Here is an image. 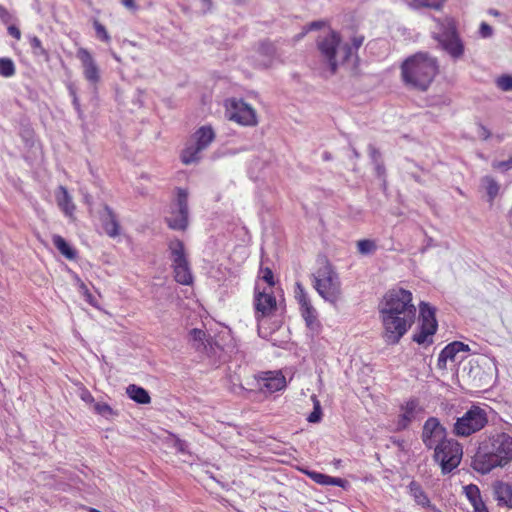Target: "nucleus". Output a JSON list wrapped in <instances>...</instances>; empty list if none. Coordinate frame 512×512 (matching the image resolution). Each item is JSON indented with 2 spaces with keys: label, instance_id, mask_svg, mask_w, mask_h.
<instances>
[{
  "label": "nucleus",
  "instance_id": "20",
  "mask_svg": "<svg viewBox=\"0 0 512 512\" xmlns=\"http://www.w3.org/2000/svg\"><path fill=\"white\" fill-rule=\"evenodd\" d=\"M408 490L418 505L429 509L431 512H438V509L435 505L431 504L430 499L418 482L411 481L408 485Z\"/></svg>",
  "mask_w": 512,
  "mask_h": 512
},
{
  "label": "nucleus",
  "instance_id": "8",
  "mask_svg": "<svg viewBox=\"0 0 512 512\" xmlns=\"http://www.w3.org/2000/svg\"><path fill=\"white\" fill-rule=\"evenodd\" d=\"M215 133L211 126L200 127L193 135L192 143L188 144L182 151L181 159L186 165L197 162L200 154L214 140Z\"/></svg>",
  "mask_w": 512,
  "mask_h": 512
},
{
  "label": "nucleus",
  "instance_id": "36",
  "mask_svg": "<svg viewBox=\"0 0 512 512\" xmlns=\"http://www.w3.org/2000/svg\"><path fill=\"white\" fill-rule=\"evenodd\" d=\"M295 298L300 304V307L311 304L308 294L300 282H296L295 284Z\"/></svg>",
  "mask_w": 512,
  "mask_h": 512
},
{
  "label": "nucleus",
  "instance_id": "40",
  "mask_svg": "<svg viewBox=\"0 0 512 512\" xmlns=\"http://www.w3.org/2000/svg\"><path fill=\"white\" fill-rule=\"evenodd\" d=\"M94 410L101 416L108 417L113 414L112 408L107 403L97 402L94 404Z\"/></svg>",
  "mask_w": 512,
  "mask_h": 512
},
{
  "label": "nucleus",
  "instance_id": "58",
  "mask_svg": "<svg viewBox=\"0 0 512 512\" xmlns=\"http://www.w3.org/2000/svg\"><path fill=\"white\" fill-rule=\"evenodd\" d=\"M352 153H353L355 158H359L360 154H359V152L355 148H352Z\"/></svg>",
  "mask_w": 512,
  "mask_h": 512
},
{
  "label": "nucleus",
  "instance_id": "32",
  "mask_svg": "<svg viewBox=\"0 0 512 512\" xmlns=\"http://www.w3.org/2000/svg\"><path fill=\"white\" fill-rule=\"evenodd\" d=\"M29 43L34 55L44 57L45 60L49 59V53L43 48L42 43L37 36H30Z\"/></svg>",
  "mask_w": 512,
  "mask_h": 512
},
{
  "label": "nucleus",
  "instance_id": "21",
  "mask_svg": "<svg viewBox=\"0 0 512 512\" xmlns=\"http://www.w3.org/2000/svg\"><path fill=\"white\" fill-rule=\"evenodd\" d=\"M495 499L499 506L512 508V486L503 481H497L493 485Z\"/></svg>",
  "mask_w": 512,
  "mask_h": 512
},
{
  "label": "nucleus",
  "instance_id": "61",
  "mask_svg": "<svg viewBox=\"0 0 512 512\" xmlns=\"http://www.w3.org/2000/svg\"><path fill=\"white\" fill-rule=\"evenodd\" d=\"M491 14H493V15L497 16V15H499V12H498V11H495V10H491Z\"/></svg>",
  "mask_w": 512,
  "mask_h": 512
},
{
  "label": "nucleus",
  "instance_id": "45",
  "mask_svg": "<svg viewBox=\"0 0 512 512\" xmlns=\"http://www.w3.org/2000/svg\"><path fill=\"white\" fill-rule=\"evenodd\" d=\"M368 152H369V156H370V158H371L373 163L380 161L381 153H380V151L375 146L370 144L368 146Z\"/></svg>",
  "mask_w": 512,
  "mask_h": 512
},
{
  "label": "nucleus",
  "instance_id": "9",
  "mask_svg": "<svg viewBox=\"0 0 512 512\" xmlns=\"http://www.w3.org/2000/svg\"><path fill=\"white\" fill-rule=\"evenodd\" d=\"M441 48L446 51L454 60H458L464 55V43L461 40L456 25L449 20L443 26L442 31L434 35Z\"/></svg>",
  "mask_w": 512,
  "mask_h": 512
},
{
  "label": "nucleus",
  "instance_id": "11",
  "mask_svg": "<svg viewBox=\"0 0 512 512\" xmlns=\"http://www.w3.org/2000/svg\"><path fill=\"white\" fill-rule=\"evenodd\" d=\"M437 320L435 318V309L426 302L420 304V325L419 330L414 333L413 341L419 345H431L433 335L437 331Z\"/></svg>",
  "mask_w": 512,
  "mask_h": 512
},
{
  "label": "nucleus",
  "instance_id": "17",
  "mask_svg": "<svg viewBox=\"0 0 512 512\" xmlns=\"http://www.w3.org/2000/svg\"><path fill=\"white\" fill-rule=\"evenodd\" d=\"M261 382V390L270 394L279 391L286 386L285 377L281 372H265L261 377Z\"/></svg>",
  "mask_w": 512,
  "mask_h": 512
},
{
  "label": "nucleus",
  "instance_id": "25",
  "mask_svg": "<svg viewBox=\"0 0 512 512\" xmlns=\"http://www.w3.org/2000/svg\"><path fill=\"white\" fill-rule=\"evenodd\" d=\"M481 186L485 189L488 201L493 203L500 191L499 183L492 176H484L481 178Z\"/></svg>",
  "mask_w": 512,
  "mask_h": 512
},
{
  "label": "nucleus",
  "instance_id": "5",
  "mask_svg": "<svg viewBox=\"0 0 512 512\" xmlns=\"http://www.w3.org/2000/svg\"><path fill=\"white\" fill-rule=\"evenodd\" d=\"M313 287L325 301L332 304H336L341 298L339 276L328 262L313 274Z\"/></svg>",
  "mask_w": 512,
  "mask_h": 512
},
{
  "label": "nucleus",
  "instance_id": "27",
  "mask_svg": "<svg viewBox=\"0 0 512 512\" xmlns=\"http://www.w3.org/2000/svg\"><path fill=\"white\" fill-rule=\"evenodd\" d=\"M301 314L304 318L306 325L311 330H316L319 328L320 324L317 320V312L312 304H308L307 306L300 307Z\"/></svg>",
  "mask_w": 512,
  "mask_h": 512
},
{
  "label": "nucleus",
  "instance_id": "54",
  "mask_svg": "<svg viewBox=\"0 0 512 512\" xmlns=\"http://www.w3.org/2000/svg\"><path fill=\"white\" fill-rule=\"evenodd\" d=\"M81 398L82 400L86 401V402H93L94 401V398L93 396L91 395V393L87 390H84L81 394Z\"/></svg>",
  "mask_w": 512,
  "mask_h": 512
},
{
  "label": "nucleus",
  "instance_id": "42",
  "mask_svg": "<svg viewBox=\"0 0 512 512\" xmlns=\"http://www.w3.org/2000/svg\"><path fill=\"white\" fill-rule=\"evenodd\" d=\"M364 42V36L355 35L351 39V44H349L350 48H352V57L356 56L358 49L362 46Z\"/></svg>",
  "mask_w": 512,
  "mask_h": 512
},
{
  "label": "nucleus",
  "instance_id": "12",
  "mask_svg": "<svg viewBox=\"0 0 512 512\" xmlns=\"http://www.w3.org/2000/svg\"><path fill=\"white\" fill-rule=\"evenodd\" d=\"M168 226L173 230H185L189 223L188 191L177 189V198L171 205L170 216L166 218Z\"/></svg>",
  "mask_w": 512,
  "mask_h": 512
},
{
  "label": "nucleus",
  "instance_id": "48",
  "mask_svg": "<svg viewBox=\"0 0 512 512\" xmlns=\"http://www.w3.org/2000/svg\"><path fill=\"white\" fill-rule=\"evenodd\" d=\"M174 447L181 453L187 452V443L184 440L176 439L174 443Z\"/></svg>",
  "mask_w": 512,
  "mask_h": 512
},
{
  "label": "nucleus",
  "instance_id": "37",
  "mask_svg": "<svg viewBox=\"0 0 512 512\" xmlns=\"http://www.w3.org/2000/svg\"><path fill=\"white\" fill-rule=\"evenodd\" d=\"M496 84L502 91H512V75H502L498 77Z\"/></svg>",
  "mask_w": 512,
  "mask_h": 512
},
{
  "label": "nucleus",
  "instance_id": "34",
  "mask_svg": "<svg viewBox=\"0 0 512 512\" xmlns=\"http://www.w3.org/2000/svg\"><path fill=\"white\" fill-rule=\"evenodd\" d=\"M311 400L313 401V411L309 414L307 420L310 423H317L321 420L322 416L321 405L316 395H312Z\"/></svg>",
  "mask_w": 512,
  "mask_h": 512
},
{
  "label": "nucleus",
  "instance_id": "29",
  "mask_svg": "<svg viewBox=\"0 0 512 512\" xmlns=\"http://www.w3.org/2000/svg\"><path fill=\"white\" fill-rule=\"evenodd\" d=\"M206 333L201 329L194 328L190 331V343L198 351H202L205 346Z\"/></svg>",
  "mask_w": 512,
  "mask_h": 512
},
{
  "label": "nucleus",
  "instance_id": "51",
  "mask_svg": "<svg viewBox=\"0 0 512 512\" xmlns=\"http://www.w3.org/2000/svg\"><path fill=\"white\" fill-rule=\"evenodd\" d=\"M8 32L12 37L16 38L17 40H19L21 37V32L16 26H9Z\"/></svg>",
  "mask_w": 512,
  "mask_h": 512
},
{
  "label": "nucleus",
  "instance_id": "19",
  "mask_svg": "<svg viewBox=\"0 0 512 512\" xmlns=\"http://www.w3.org/2000/svg\"><path fill=\"white\" fill-rule=\"evenodd\" d=\"M100 220L107 235L113 238L119 235V223L115 213L109 206H104Z\"/></svg>",
  "mask_w": 512,
  "mask_h": 512
},
{
  "label": "nucleus",
  "instance_id": "47",
  "mask_svg": "<svg viewBox=\"0 0 512 512\" xmlns=\"http://www.w3.org/2000/svg\"><path fill=\"white\" fill-rule=\"evenodd\" d=\"M478 135L483 140H487L491 136V133L487 127L482 124H478Z\"/></svg>",
  "mask_w": 512,
  "mask_h": 512
},
{
  "label": "nucleus",
  "instance_id": "22",
  "mask_svg": "<svg viewBox=\"0 0 512 512\" xmlns=\"http://www.w3.org/2000/svg\"><path fill=\"white\" fill-rule=\"evenodd\" d=\"M56 199L58 205L62 208L64 213L68 216H71L75 210V205L73 204L72 198L64 186H59Z\"/></svg>",
  "mask_w": 512,
  "mask_h": 512
},
{
  "label": "nucleus",
  "instance_id": "15",
  "mask_svg": "<svg viewBox=\"0 0 512 512\" xmlns=\"http://www.w3.org/2000/svg\"><path fill=\"white\" fill-rule=\"evenodd\" d=\"M469 346L459 342L454 341L450 344H448L439 354L438 361H437V367L441 370H445L447 368L448 361L450 362H456L459 359V353L460 352H467L469 351Z\"/></svg>",
  "mask_w": 512,
  "mask_h": 512
},
{
  "label": "nucleus",
  "instance_id": "44",
  "mask_svg": "<svg viewBox=\"0 0 512 512\" xmlns=\"http://www.w3.org/2000/svg\"><path fill=\"white\" fill-rule=\"evenodd\" d=\"M479 33L480 35L483 37V38H488V37H491L492 34H493V29L492 27L487 24L486 22H482L481 25H480V30H479Z\"/></svg>",
  "mask_w": 512,
  "mask_h": 512
},
{
  "label": "nucleus",
  "instance_id": "46",
  "mask_svg": "<svg viewBox=\"0 0 512 512\" xmlns=\"http://www.w3.org/2000/svg\"><path fill=\"white\" fill-rule=\"evenodd\" d=\"M263 280L265 282H267L269 284V286H273L274 285L273 273H272V270L270 268H265L263 270Z\"/></svg>",
  "mask_w": 512,
  "mask_h": 512
},
{
  "label": "nucleus",
  "instance_id": "30",
  "mask_svg": "<svg viewBox=\"0 0 512 512\" xmlns=\"http://www.w3.org/2000/svg\"><path fill=\"white\" fill-rule=\"evenodd\" d=\"M445 0H410L409 6L413 9L431 8L439 9L442 7Z\"/></svg>",
  "mask_w": 512,
  "mask_h": 512
},
{
  "label": "nucleus",
  "instance_id": "3",
  "mask_svg": "<svg viewBox=\"0 0 512 512\" xmlns=\"http://www.w3.org/2000/svg\"><path fill=\"white\" fill-rule=\"evenodd\" d=\"M437 74L438 61L426 52L408 57L401 65L402 81L418 91H426Z\"/></svg>",
  "mask_w": 512,
  "mask_h": 512
},
{
  "label": "nucleus",
  "instance_id": "7",
  "mask_svg": "<svg viewBox=\"0 0 512 512\" xmlns=\"http://www.w3.org/2000/svg\"><path fill=\"white\" fill-rule=\"evenodd\" d=\"M463 457V447L455 439L449 438L447 441L437 445L434 450L433 460L439 464L443 475L451 473L456 469Z\"/></svg>",
  "mask_w": 512,
  "mask_h": 512
},
{
  "label": "nucleus",
  "instance_id": "53",
  "mask_svg": "<svg viewBox=\"0 0 512 512\" xmlns=\"http://www.w3.org/2000/svg\"><path fill=\"white\" fill-rule=\"evenodd\" d=\"M474 512H489L484 502H480L479 504H476V506H473Z\"/></svg>",
  "mask_w": 512,
  "mask_h": 512
},
{
  "label": "nucleus",
  "instance_id": "39",
  "mask_svg": "<svg viewBox=\"0 0 512 512\" xmlns=\"http://www.w3.org/2000/svg\"><path fill=\"white\" fill-rule=\"evenodd\" d=\"M94 28L97 34V37L100 38L102 41L108 43L110 42V36L106 30V28L98 21H94Z\"/></svg>",
  "mask_w": 512,
  "mask_h": 512
},
{
  "label": "nucleus",
  "instance_id": "6",
  "mask_svg": "<svg viewBox=\"0 0 512 512\" xmlns=\"http://www.w3.org/2000/svg\"><path fill=\"white\" fill-rule=\"evenodd\" d=\"M488 424V413L479 405L470 406L453 424L452 433L457 437H469Z\"/></svg>",
  "mask_w": 512,
  "mask_h": 512
},
{
  "label": "nucleus",
  "instance_id": "43",
  "mask_svg": "<svg viewBox=\"0 0 512 512\" xmlns=\"http://www.w3.org/2000/svg\"><path fill=\"white\" fill-rule=\"evenodd\" d=\"M69 92L72 97V103H73L75 110L77 111L79 117H82L83 112H82V109L80 106L79 99L76 94V89L73 86H69Z\"/></svg>",
  "mask_w": 512,
  "mask_h": 512
},
{
  "label": "nucleus",
  "instance_id": "38",
  "mask_svg": "<svg viewBox=\"0 0 512 512\" xmlns=\"http://www.w3.org/2000/svg\"><path fill=\"white\" fill-rule=\"evenodd\" d=\"M314 482L321 485H329L330 476L315 471L305 472Z\"/></svg>",
  "mask_w": 512,
  "mask_h": 512
},
{
  "label": "nucleus",
  "instance_id": "31",
  "mask_svg": "<svg viewBox=\"0 0 512 512\" xmlns=\"http://www.w3.org/2000/svg\"><path fill=\"white\" fill-rule=\"evenodd\" d=\"M465 495L472 504V506H476V504H479L482 502L481 494L479 488L474 485L470 484L464 487Z\"/></svg>",
  "mask_w": 512,
  "mask_h": 512
},
{
  "label": "nucleus",
  "instance_id": "24",
  "mask_svg": "<svg viewBox=\"0 0 512 512\" xmlns=\"http://www.w3.org/2000/svg\"><path fill=\"white\" fill-rule=\"evenodd\" d=\"M126 393L136 403L149 404L151 402L149 393L144 388L135 384H130L126 388Z\"/></svg>",
  "mask_w": 512,
  "mask_h": 512
},
{
  "label": "nucleus",
  "instance_id": "18",
  "mask_svg": "<svg viewBox=\"0 0 512 512\" xmlns=\"http://www.w3.org/2000/svg\"><path fill=\"white\" fill-rule=\"evenodd\" d=\"M257 319L269 315L276 308V299L271 293L256 292L254 301Z\"/></svg>",
  "mask_w": 512,
  "mask_h": 512
},
{
  "label": "nucleus",
  "instance_id": "35",
  "mask_svg": "<svg viewBox=\"0 0 512 512\" xmlns=\"http://www.w3.org/2000/svg\"><path fill=\"white\" fill-rule=\"evenodd\" d=\"M15 74V66L11 59L0 58V75L3 77H11Z\"/></svg>",
  "mask_w": 512,
  "mask_h": 512
},
{
  "label": "nucleus",
  "instance_id": "56",
  "mask_svg": "<svg viewBox=\"0 0 512 512\" xmlns=\"http://www.w3.org/2000/svg\"><path fill=\"white\" fill-rule=\"evenodd\" d=\"M121 3L128 9L134 10L136 9V5L134 0H121Z\"/></svg>",
  "mask_w": 512,
  "mask_h": 512
},
{
  "label": "nucleus",
  "instance_id": "33",
  "mask_svg": "<svg viewBox=\"0 0 512 512\" xmlns=\"http://www.w3.org/2000/svg\"><path fill=\"white\" fill-rule=\"evenodd\" d=\"M358 252L362 255H369L376 251L377 245L375 241L363 239L357 242Z\"/></svg>",
  "mask_w": 512,
  "mask_h": 512
},
{
  "label": "nucleus",
  "instance_id": "14",
  "mask_svg": "<svg viewBox=\"0 0 512 512\" xmlns=\"http://www.w3.org/2000/svg\"><path fill=\"white\" fill-rule=\"evenodd\" d=\"M421 439L427 449L435 450L437 445L447 441L446 428L436 417H429L422 428Z\"/></svg>",
  "mask_w": 512,
  "mask_h": 512
},
{
  "label": "nucleus",
  "instance_id": "10",
  "mask_svg": "<svg viewBox=\"0 0 512 512\" xmlns=\"http://www.w3.org/2000/svg\"><path fill=\"white\" fill-rule=\"evenodd\" d=\"M175 280L182 285H190L193 277L185 254L184 244L179 239L169 243Z\"/></svg>",
  "mask_w": 512,
  "mask_h": 512
},
{
  "label": "nucleus",
  "instance_id": "59",
  "mask_svg": "<svg viewBox=\"0 0 512 512\" xmlns=\"http://www.w3.org/2000/svg\"><path fill=\"white\" fill-rule=\"evenodd\" d=\"M318 27H319V23H317V22L311 23V28H318Z\"/></svg>",
  "mask_w": 512,
  "mask_h": 512
},
{
  "label": "nucleus",
  "instance_id": "50",
  "mask_svg": "<svg viewBox=\"0 0 512 512\" xmlns=\"http://www.w3.org/2000/svg\"><path fill=\"white\" fill-rule=\"evenodd\" d=\"M0 19L6 23L9 22L11 19V15L8 12V10L1 5H0Z\"/></svg>",
  "mask_w": 512,
  "mask_h": 512
},
{
  "label": "nucleus",
  "instance_id": "1",
  "mask_svg": "<svg viewBox=\"0 0 512 512\" xmlns=\"http://www.w3.org/2000/svg\"><path fill=\"white\" fill-rule=\"evenodd\" d=\"M379 314L383 326V339L387 344H397L416 318L412 293L399 287L390 289L379 303Z\"/></svg>",
  "mask_w": 512,
  "mask_h": 512
},
{
  "label": "nucleus",
  "instance_id": "41",
  "mask_svg": "<svg viewBox=\"0 0 512 512\" xmlns=\"http://www.w3.org/2000/svg\"><path fill=\"white\" fill-rule=\"evenodd\" d=\"M492 167H493V169L499 170L502 172L512 169V156H510V158L506 161L494 160L492 162Z\"/></svg>",
  "mask_w": 512,
  "mask_h": 512
},
{
  "label": "nucleus",
  "instance_id": "4",
  "mask_svg": "<svg viewBox=\"0 0 512 512\" xmlns=\"http://www.w3.org/2000/svg\"><path fill=\"white\" fill-rule=\"evenodd\" d=\"M317 48L331 74H335L340 65L352 58V48L349 43H342L339 33L333 30L319 35Z\"/></svg>",
  "mask_w": 512,
  "mask_h": 512
},
{
  "label": "nucleus",
  "instance_id": "23",
  "mask_svg": "<svg viewBox=\"0 0 512 512\" xmlns=\"http://www.w3.org/2000/svg\"><path fill=\"white\" fill-rule=\"evenodd\" d=\"M418 406V403L416 400H410L406 403L404 406V413L400 415V418L397 423V429L403 430L408 427V425L411 423V421L414 418L415 410Z\"/></svg>",
  "mask_w": 512,
  "mask_h": 512
},
{
  "label": "nucleus",
  "instance_id": "13",
  "mask_svg": "<svg viewBox=\"0 0 512 512\" xmlns=\"http://www.w3.org/2000/svg\"><path fill=\"white\" fill-rule=\"evenodd\" d=\"M226 116L244 126H255L258 123L255 110L242 99L226 101Z\"/></svg>",
  "mask_w": 512,
  "mask_h": 512
},
{
  "label": "nucleus",
  "instance_id": "2",
  "mask_svg": "<svg viewBox=\"0 0 512 512\" xmlns=\"http://www.w3.org/2000/svg\"><path fill=\"white\" fill-rule=\"evenodd\" d=\"M512 461V436L502 431L490 432L473 457L472 468L488 474L496 467H503Z\"/></svg>",
  "mask_w": 512,
  "mask_h": 512
},
{
  "label": "nucleus",
  "instance_id": "28",
  "mask_svg": "<svg viewBox=\"0 0 512 512\" xmlns=\"http://www.w3.org/2000/svg\"><path fill=\"white\" fill-rule=\"evenodd\" d=\"M53 244L59 252L69 260L76 258V251L66 242L60 235H54L52 238Z\"/></svg>",
  "mask_w": 512,
  "mask_h": 512
},
{
  "label": "nucleus",
  "instance_id": "55",
  "mask_svg": "<svg viewBox=\"0 0 512 512\" xmlns=\"http://www.w3.org/2000/svg\"><path fill=\"white\" fill-rule=\"evenodd\" d=\"M344 480L341 478H335L330 476L329 485L343 486Z\"/></svg>",
  "mask_w": 512,
  "mask_h": 512
},
{
  "label": "nucleus",
  "instance_id": "49",
  "mask_svg": "<svg viewBox=\"0 0 512 512\" xmlns=\"http://www.w3.org/2000/svg\"><path fill=\"white\" fill-rule=\"evenodd\" d=\"M375 171L378 177L383 178L385 176V167L381 161L375 162Z\"/></svg>",
  "mask_w": 512,
  "mask_h": 512
},
{
  "label": "nucleus",
  "instance_id": "16",
  "mask_svg": "<svg viewBox=\"0 0 512 512\" xmlns=\"http://www.w3.org/2000/svg\"><path fill=\"white\" fill-rule=\"evenodd\" d=\"M77 58L81 61L84 68L85 78L92 83H97L100 79L99 69L91 53L85 48H79Z\"/></svg>",
  "mask_w": 512,
  "mask_h": 512
},
{
  "label": "nucleus",
  "instance_id": "57",
  "mask_svg": "<svg viewBox=\"0 0 512 512\" xmlns=\"http://www.w3.org/2000/svg\"><path fill=\"white\" fill-rule=\"evenodd\" d=\"M331 158H332V157H331V154H330L329 152H325V153L323 154V159H324V160L328 161V160H330Z\"/></svg>",
  "mask_w": 512,
  "mask_h": 512
},
{
  "label": "nucleus",
  "instance_id": "52",
  "mask_svg": "<svg viewBox=\"0 0 512 512\" xmlns=\"http://www.w3.org/2000/svg\"><path fill=\"white\" fill-rule=\"evenodd\" d=\"M75 278H76V280H77V282H78V284H79V289H80V291H81V292H83V294H84V295H86L88 298H89V297H91V294L89 293L88 288H87V286L84 284V282H82V281L80 280V278H79V277H77V276H75Z\"/></svg>",
  "mask_w": 512,
  "mask_h": 512
},
{
  "label": "nucleus",
  "instance_id": "26",
  "mask_svg": "<svg viewBox=\"0 0 512 512\" xmlns=\"http://www.w3.org/2000/svg\"><path fill=\"white\" fill-rule=\"evenodd\" d=\"M258 53L264 57L262 61L263 66L268 67L276 56V47L270 41H263L258 47Z\"/></svg>",
  "mask_w": 512,
  "mask_h": 512
},
{
  "label": "nucleus",
  "instance_id": "60",
  "mask_svg": "<svg viewBox=\"0 0 512 512\" xmlns=\"http://www.w3.org/2000/svg\"><path fill=\"white\" fill-rule=\"evenodd\" d=\"M205 4H207L209 7L211 6V0H202Z\"/></svg>",
  "mask_w": 512,
  "mask_h": 512
}]
</instances>
